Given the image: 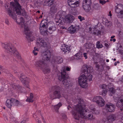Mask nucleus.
<instances>
[{"mask_svg": "<svg viewBox=\"0 0 123 123\" xmlns=\"http://www.w3.org/2000/svg\"><path fill=\"white\" fill-rule=\"evenodd\" d=\"M65 98L68 104H71L74 102V103H78V104L77 105L74 110L72 109V112L74 118L76 120L75 121L79 123L80 121V116L81 118L86 119L91 121H92L95 119V117L91 113V111L88 109H86V107L84 105V101L81 98H76L75 97L73 98L72 97L70 98L69 96H63Z\"/></svg>", "mask_w": 123, "mask_h": 123, "instance_id": "obj_1", "label": "nucleus"}, {"mask_svg": "<svg viewBox=\"0 0 123 123\" xmlns=\"http://www.w3.org/2000/svg\"><path fill=\"white\" fill-rule=\"evenodd\" d=\"M39 42L37 44L40 43L42 49H44L41 51L42 55L43 58L37 61L36 63L37 67L41 69L42 70L44 74L48 73L50 71V68L46 62V61L49 60L51 56V54L48 49L49 48V44L46 43L44 40L40 38L37 39Z\"/></svg>", "mask_w": 123, "mask_h": 123, "instance_id": "obj_2", "label": "nucleus"}, {"mask_svg": "<svg viewBox=\"0 0 123 123\" xmlns=\"http://www.w3.org/2000/svg\"><path fill=\"white\" fill-rule=\"evenodd\" d=\"M82 75L78 79L79 84L82 88H86L88 86L87 80L91 81L92 80V75L90 74L92 71V68L87 65H84L83 66Z\"/></svg>", "mask_w": 123, "mask_h": 123, "instance_id": "obj_3", "label": "nucleus"}, {"mask_svg": "<svg viewBox=\"0 0 123 123\" xmlns=\"http://www.w3.org/2000/svg\"><path fill=\"white\" fill-rule=\"evenodd\" d=\"M71 68L67 67L65 68H63L61 72L58 74V77L60 80H63L62 83L63 85L66 86L67 87H71L72 85V83L70 81V79L69 78V76L66 72V71H70Z\"/></svg>", "mask_w": 123, "mask_h": 123, "instance_id": "obj_4", "label": "nucleus"}, {"mask_svg": "<svg viewBox=\"0 0 123 123\" xmlns=\"http://www.w3.org/2000/svg\"><path fill=\"white\" fill-rule=\"evenodd\" d=\"M1 45L3 48L6 49L7 52H9L11 54H13L14 56L17 57L18 59L21 60V62L23 63L24 60L21 59V55L16 48L11 43H8L6 44L2 43Z\"/></svg>", "mask_w": 123, "mask_h": 123, "instance_id": "obj_5", "label": "nucleus"}, {"mask_svg": "<svg viewBox=\"0 0 123 123\" xmlns=\"http://www.w3.org/2000/svg\"><path fill=\"white\" fill-rule=\"evenodd\" d=\"M14 0L15 3L12 2H11L10 4L11 6L8 8L7 10L10 8L11 9V8L12 9V11L15 10L18 14L19 15H22L23 13H25V10L21 9V6L18 2L19 0Z\"/></svg>", "mask_w": 123, "mask_h": 123, "instance_id": "obj_6", "label": "nucleus"}, {"mask_svg": "<svg viewBox=\"0 0 123 123\" xmlns=\"http://www.w3.org/2000/svg\"><path fill=\"white\" fill-rule=\"evenodd\" d=\"M52 89L53 91L54 98H59L62 97L61 93V88L60 86L58 85L54 86L52 87Z\"/></svg>", "mask_w": 123, "mask_h": 123, "instance_id": "obj_7", "label": "nucleus"}, {"mask_svg": "<svg viewBox=\"0 0 123 123\" xmlns=\"http://www.w3.org/2000/svg\"><path fill=\"white\" fill-rule=\"evenodd\" d=\"M45 20L42 21L40 25V30L41 33L43 36L47 35L48 33V29L46 25L47 24Z\"/></svg>", "mask_w": 123, "mask_h": 123, "instance_id": "obj_8", "label": "nucleus"}, {"mask_svg": "<svg viewBox=\"0 0 123 123\" xmlns=\"http://www.w3.org/2000/svg\"><path fill=\"white\" fill-rule=\"evenodd\" d=\"M7 13L9 16L12 18L13 19L15 20H16V21L17 23L20 25H24V19L23 18L21 17L20 18V21L19 22H18L17 20L18 19H17L16 18V16L14 14L13 12V11H12V9L11 8L9 9L7 11Z\"/></svg>", "mask_w": 123, "mask_h": 123, "instance_id": "obj_9", "label": "nucleus"}, {"mask_svg": "<svg viewBox=\"0 0 123 123\" xmlns=\"http://www.w3.org/2000/svg\"><path fill=\"white\" fill-rule=\"evenodd\" d=\"M92 2L91 0H83V8L86 12H89L91 9Z\"/></svg>", "mask_w": 123, "mask_h": 123, "instance_id": "obj_10", "label": "nucleus"}, {"mask_svg": "<svg viewBox=\"0 0 123 123\" xmlns=\"http://www.w3.org/2000/svg\"><path fill=\"white\" fill-rule=\"evenodd\" d=\"M19 79L22 82L24 83L25 86L28 88L29 91H30V89L29 88V84L30 81L29 79L23 74H21Z\"/></svg>", "mask_w": 123, "mask_h": 123, "instance_id": "obj_11", "label": "nucleus"}, {"mask_svg": "<svg viewBox=\"0 0 123 123\" xmlns=\"http://www.w3.org/2000/svg\"><path fill=\"white\" fill-rule=\"evenodd\" d=\"M63 59L60 56H58L55 58V59H53L52 61L54 69L56 70L58 68L57 64L61 63L63 62Z\"/></svg>", "mask_w": 123, "mask_h": 123, "instance_id": "obj_12", "label": "nucleus"}, {"mask_svg": "<svg viewBox=\"0 0 123 123\" xmlns=\"http://www.w3.org/2000/svg\"><path fill=\"white\" fill-rule=\"evenodd\" d=\"M93 102H96L99 106L102 107L104 105V101L103 98L100 96L94 97L92 99Z\"/></svg>", "mask_w": 123, "mask_h": 123, "instance_id": "obj_13", "label": "nucleus"}, {"mask_svg": "<svg viewBox=\"0 0 123 123\" xmlns=\"http://www.w3.org/2000/svg\"><path fill=\"white\" fill-rule=\"evenodd\" d=\"M115 119V116L113 115H109L108 117L104 118L100 121L101 123H109L112 122Z\"/></svg>", "mask_w": 123, "mask_h": 123, "instance_id": "obj_14", "label": "nucleus"}, {"mask_svg": "<svg viewBox=\"0 0 123 123\" xmlns=\"http://www.w3.org/2000/svg\"><path fill=\"white\" fill-rule=\"evenodd\" d=\"M24 30L25 34L27 36L26 38L28 40H30V41H32L34 39V38H33L32 39L31 38V36L32 32L29 30L28 28L25 27Z\"/></svg>", "mask_w": 123, "mask_h": 123, "instance_id": "obj_15", "label": "nucleus"}, {"mask_svg": "<svg viewBox=\"0 0 123 123\" xmlns=\"http://www.w3.org/2000/svg\"><path fill=\"white\" fill-rule=\"evenodd\" d=\"M68 5L70 7L74 8L78 6L79 2L77 0H67Z\"/></svg>", "mask_w": 123, "mask_h": 123, "instance_id": "obj_16", "label": "nucleus"}, {"mask_svg": "<svg viewBox=\"0 0 123 123\" xmlns=\"http://www.w3.org/2000/svg\"><path fill=\"white\" fill-rule=\"evenodd\" d=\"M79 30V28L78 27L71 25L68 29V31L71 34H73L75 32H77Z\"/></svg>", "mask_w": 123, "mask_h": 123, "instance_id": "obj_17", "label": "nucleus"}, {"mask_svg": "<svg viewBox=\"0 0 123 123\" xmlns=\"http://www.w3.org/2000/svg\"><path fill=\"white\" fill-rule=\"evenodd\" d=\"M115 12L117 13V17L119 18H122L123 17V11L119 8L117 6L115 7Z\"/></svg>", "mask_w": 123, "mask_h": 123, "instance_id": "obj_18", "label": "nucleus"}, {"mask_svg": "<svg viewBox=\"0 0 123 123\" xmlns=\"http://www.w3.org/2000/svg\"><path fill=\"white\" fill-rule=\"evenodd\" d=\"M107 110L110 112H113L115 108V106L111 103L107 104L106 105Z\"/></svg>", "mask_w": 123, "mask_h": 123, "instance_id": "obj_19", "label": "nucleus"}, {"mask_svg": "<svg viewBox=\"0 0 123 123\" xmlns=\"http://www.w3.org/2000/svg\"><path fill=\"white\" fill-rule=\"evenodd\" d=\"M116 105L117 107H120V110L121 111H123V100L120 98H118Z\"/></svg>", "mask_w": 123, "mask_h": 123, "instance_id": "obj_20", "label": "nucleus"}, {"mask_svg": "<svg viewBox=\"0 0 123 123\" xmlns=\"http://www.w3.org/2000/svg\"><path fill=\"white\" fill-rule=\"evenodd\" d=\"M58 14L59 15V18L58 22L59 23H60L58 24H57L60 27L62 26L61 25H62V22H63L64 18L62 17V12L61 11H60L58 13Z\"/></svg>", "mask_w": 123, "mask_h": 123, "instance_id": "obj_21", "label": "nucleus"}, {"mask_svg": "<svg viewBox=\"0 0 123 123\" xmlns=\"http://www.w3.org/2000/svg\"><path fill=\"white\" fill-rule=\"evenodd\" d=\"M74 17L73 16L70 14H68L66 15L65 18L66 22L68 23L72 22L73 20Z\"/></svg>", "mask_w": 123, "mask_h": 123, "instance_id": "obj_22", "label": "nucleus"}, {"mask_svg": "<svg viewBox=\"0 0 123 123\" xmlns=\"http://www.w3.org/2000/svg\"><path fill=\"white\" fill-rule=\"evenodd\" d=\"M61 49L62 51L64 52V53L67 52H68V53L70 50V47H68V45L65 44L62 45Z\"/></svg>", "mask_w": 123, "mask_h": 123, "instance_id": "obj_23", "label": "nucleus"}, {"mask_svg": "<svg viewBox=\"0 0 123 123\" xmlns=\"http://www.w3.org/2000/svg\"><path fill=\"white\" fill-rule=\"evenodd\" d=\"M10 86L12 88L16 89L18 92H20L22 88V87L19 85H17L15 83H12L10 84Z\"/></svg>", "mask_w": 123, "mask_h": 123, "instance_id": "obj_24", "label": "nucleus"}, {"mask_svg": "<svg viewBox=\"0 0 123 123\" xmlns=\"http://www.w3.org/2000/svg\"><path fill=\"white\" fill-rule=\"evenodd\" d=\"M90 109L91 110V112L92 113L95 114L96 115H98L99 114L100 112V110H97L95 109L93 107V105H91L90 107Z\"/></svg>", "mask_w": 123, "mask_h": 123, "instance_id": "obj_25", "label": "nucleus"}, {"mask_svg": "<svg viewBox=\"0 0 123 123\" xmlns=\"http://www.w3.org/2000/svg\"><path fill=\"white\" fill-rule=\"evenodd\" d=\"M107 85H106L104 84L102 85V88L103 89H104V90H103L102 92H99L100 94L101 95L103 96H105L106 95L107 92V90L105 89Z\"/></svg>", "mask_w": 123, "mask_h": 123, "instance_id": "obj_26", "label": "nucleus"}, {"mask_svg": "<svg viewBox=\"0 0 123 123\" xmlns=\"http://www.w3.org/2000/svg\"><path fill=\"white\" fill-rule=\"evenodd\" d=\"M82 53L80 52H78L76 55L72 57V58L76 59L77 60H80L82 56Z\"/></svg>", "mask_w": 123, "mask_h": 123, "instance_id": "obj_27", "label": "nucleus"}, {"mask_svg": "<svg viewBox=\"0 0 123 123\" xmlns=\"http://www.w3.org/2000/svg\"><path fill=\"white\" fill-rule=\"evenodd\" d=\"M102 22L103 24L106 26H109L112 25L111 22L109 21L106 18H103V19Z\"/></svg>", "mask_w": 123, "mask_h": 123, "instance_id": "obj_28", "label": "nucleus"}, {"mask_svg": "<svg viewBox=\"0 0 123 123\" xmlns=\"http://www.w3.org/2000/svg\"><path fill=\"white\" fill-rule=\"evenodd\" d=\"M12 98L8 99L6 101V105L7 107L9 108L11 107L12 106Z\"/></svg>", "mask_w": 123, "mask_h": 123, "instance_id": "obj_29", "label": "nucleus"}, {"mask_svg": "<svg viewBox=\"0 0 123 123\" xmlns=\"http://www.w3.org/2000/svg\"><path fill=\"white\" fill-rule=\"evenodd\" d=\"M33 94L32 93H31L30 94V96L26 99V101L29 103L33 102Z\"/></svg>", "mask_w": 123, "mask_h": 123, "instance_id": "obj_30", "label": "nucleus"}, {"mask_svg": "<svg viewBox=\"0 0 123 123\" xmlns=\"http://www.w3.org/2000/svg\"><path fill=\"white\" fill-rule=\"evenodd\" d=\"M56 27L55 25L51 26L49 28L48 32L50 34H51L52 32L55 31L56 30Z\"/></svg>", "mask_w": 123, "mask_h": 123, "instance_id": "obj_31", "label": "nucleus"}, {"mask_svg": "<svg viewBox=\"0 0 123 123\" xmlns=\"http://www.w3.org/2000/svg\"><path fill=\"white\" fill-rule=\"evenodd\" d=\"M61 103L59 102L58 104L54 106V109L56 112H58V110L62 106Z\"/></svg>", "mask_w": 123, "mask_h": 123, "instance_id": "obj_32", "label": "nucleus"}, {"mask_svg": "<svg viewBox=\"0 0 123 123\" xmlns=\"http://www.w3.org/2000/svg\"><path fill=\"white\" fill-rule=\"evenodd\" d=\"M12 106L13 105H17L19 103V101L17 99L12 98Z\"/></svg>", "mask_w": 123, "mask_h": 123, "instance_id": "obj_33", "label": "nucleus"}, {"mask_svg": "<svg viewBox=\"0 0 123 123\" xmlns=\"http://www.w3.org/2000/svg\"><path fill=\"white\" fill-rule=\"evenodd\" d=\"M43 2L40 0H38L34 4L37 7H40L41 6L43 5Z\"/></svg>", "mask_w": 123, "mask_h": 123, "instance_id": "obj_34", "label": "nucleus"}, {"mask_svg": "<svg viewBox=\"0 0 123 123\" xmlns=\"http://www.w3.org/2000/svg\"><path fill=\"white\" fill-rule=\"evenodd\" d=\"M94 44H92L86 43L85 44V46L86 48L91 49H92V47H94Z\"/></svg>", "mask_w": 123, "mask_h": 123, "instance_id": "obj_35", "label": "nucleus"}, {"mask_svg": "<svg viewBox=\"0 0 123 123\" xmlns=\"http://www.w3.org/2000/svg\"><path fill=\"white\" fill-rule=\"evenodd\" d=\"M96 45V47L98 49L102 48L103 47L102 45L101 44L100 42L99 41L97 42Z\"/></svg>", "mask_w": 123, "mask_h": 123, "instance_id": "obj_36", "label": "nucleus"}, {"mask_svg": "<svg viewBox=\"0 0 123 123\" xmlns=\"http://www.w3.org/2000/svg\"><path fill=\"white\" fill-rule=\"evenodd\" d=\"M50 11L53 13H54L56 11V8L55 6H53L51 7L50 9Z\"/></svg>", "mask_w": 123, "mask_h": 123, "instance_id": "obj_37", "label": "nucleus"}, {"mask_svg": "<svg viewBox=\"0 0 123 123\" xmlns=\"http://www.w3.org/2000/svg\"><path fill=\"white\" fill-rule=\"evenodd\" d=\"M38 50V49L35 47L34 48V49L33 50L32 52L34 55H37V52Z\"/></svg>", "mask_w": 123, "mask_h": 123, "instance_id": "obj_38", "label": "nucleus"}, {"mask_svg": "<svg viewBox=\"0 0 123 123\" xmlns=\"http://www.w3.org/2000/svg\"><path fill=\"white\" fill-rule=\"evenodd\" d=\"M101 32L100 31L97 30L95 32H94L93 33V34L97 36L100 35L101 34Z\"/></svg>", "mask_w": 123, "mask_h": 123, "instance_id": "obj_39", "label": "nucleus"}, {"mask_svg": "<svg viewBox=\"0 0 123 123\" xmlns=\"http://www.w3.org/2000/svg\"><path fill=\"white\" fill-rule=\"evenodd\" d=\"M99 3L102 5H104L105 4L106 2H109V0H107L106 1L104 0H99Z\"/></svg>", "mask_w": 123, "mask_h": 123, "instance_id": "obj_40", "label": "nucleus"}, {"mask_svg": "<svg viewBox=\"0 0 123 123\" xmlns=\"http://www.w3.org/2000/svg\"><path fill=\"white\" fill-rule=\"evenodd\" d=\"M109 88V91L111 93H112V94H114L115 93V90H114V88L113 87H111V88Z\"/></svg>", "mask_w": 123, "mask_h": 123, "instance_id": "obj_41", "label": "nucleus"}, {"mask_svg": "<svg viewBox=\"0 0 123 123\" xmlns=\"http://www.w3.org/2000/svg\"><path fill=\"white\" fill-rule=\"evenodd\" d=\"M117 97H115V96H114L113 97L114 99L115 100L117 99L118 98H120V99H122L123 100V94L121 95L119 97H118V96L117 95Z\"/></svg>", "mask_w": 123, "mask_h": 123, "instance_id": "obj_42", "label": "nucleus"}, {"mask_svg": "<svg viewBox=\"0 0 123 123\" xmlns=\"http://www.w3.org/2000/svg\"><path fill=\"white\" fill-rule=\"evenodd\" d=\"M90 55H92L95 54V51L92 49L90 51Z\"/></svg>", "mask_w": 123, "mask_h": 123, "instance_id": "obj_43", "label": "nucleus"}, {"mask_svg": "<svg viewBox=\"0 0 123 123\" xmlns=\"http://www.w3.org/2000/svg\"><path fill=\"white\" fill-rule=\"evenodd\" d=\"M62 119L64 121H65L66 120H67V117L64 114L62 116Z\"/></svg>", "mask_w": 123, "mask_h": 123, "instance_id": "obj_44", "label": "nucleus"}, {"mask_svg": "<svg viewBox=\"0 0 123 123\" xmlns=\"http://www.w3.org/2000/svg\"><path fill=\"white\" fill-rule=\"evenodd\" d=\"M54 0H49L47 1V3L50 4V5H51L54 2Z\"/></svg>", "mask_w": 123, "mask_h": 123, "instance_id": "obj_45", "label": "nucleus"}, {"mask_svg": "<svg viewBox=\"0 0 123 123\" xmlns=\"http://www.w3.org/2000/svg\"><path fill=\"white\" fill-rule=\"evenodd\" d=\"M94 64L96 65V68H97L98 69H99L100 67V66L98 64V62H94Z\"/></svg>", "mask_w": 123, "mask_h": 123, "instance_id": "obj_46", "label": "nucleus"}, {"mask_svg": "<svg viewBox=\"0 0 123 123\" xmlns=\"http://www.w3.org/2000/svg\"><path fill=\"white\" fill-rule=\"evenodd\" d=\"M83 55L86 59L87 58V53H84L83 54Z\"/></svg>", "mask_w": 123, "mask_h": 123, "instance_id": "obj_47", "label": "nucleus"}, {"mask_svg": "<svg viewBox=\"0 0 123 123\" xmlns=\"http://www.w3.org/2000/svg\"><path fill=\"white\" fill-rule=\"evenodd\" d=\"M78 18L80 19V21H82L83 20V19H82V17L81 16H78Z\"/></svg>", "mask_w": 123, "mask_h": 123, "instance_id": "obj_48", "label": "nucleus"}, {"mask_svg": "<svg viewBox=\"0 0 123 123\" xmlns=\"http://www.w3.org/2000/svg\"><path fill=\"white\" fill-rule=\"evenodd\" d=\"M108 15L109 16H110V17L111 18V17L112 16V14L111 13V11L109 12V13L108 14Z\"/></svg>", "mask_w": 123, "mask_h": 123, "instance_id": "obj_49", "label": "nucleus"}, {"mask_svg": "<svg viewBox=\"0 0 123 123\" xmlns=\"http://www.w3.org/2000/svg\"><path fill=\"white\" fill-rule=\"evenodd\" d=\"M68 110H71L72 109V108L71 107V106L70 105H68Z\"/></svg>", "mask_w": 123, "mask_h": 123, "instance_id": "obj_50", "label": "nucleus"}, {"mask_svg": "<svg viewBox=\"0 0 123 123\" xmlns=\"http://www.w3.org/2000/svg\"><path fill=\"white\" fill-rule=\"evenodd\" d=\"M110 41H113V42H115L116 41V39L115 38H114L113 39H111L110 40Z\"/></svg>", "mask_w": 123, "mask_h": 123, "instance_id": "obj_51", "label": "nucleus"}, {"mask_svg": "<svg viewBox=\"0 0 123 123\" xmlns=\"http://www.w3.org/2000/svg\"><path fill=\"white\" fill-rule=\"evenodd\" d=\"M37 121V123H41V121L39 120L38 119H36Z\"/></svg>", "mask_w": 123, "mask_h": 123, "instance_id": "obj_52", "label": "nucleus"}, {"mask_svg": "<svg viewBox=\"0 0 123 123\" xmlns=\"http://www.w3.org/2000/svg\"><path fill=\"white\" fill-rule=\"evenodd\" d=\"M36 113H35V114L33 115V117L35 118H36L37 117V116H36L37 115H36Z\"/></svg>", "mask_w": 123, "mask_h": 123, "instance_id": "obj_53", "label": "nucleus"}, {"mask_svg": "<svg viewBox=\"0 0 123 123\" xmlns=\"http://www.w3.org/2000/svg\"><path fill=\"white\" fill-rule=\"evenodd\" d=\"M104 60H103L102 59H101L99 61V62L100 63H101V62H104Z\"/></svg>", "mask_w": 123, "mask_h": 123, "instance_id": "obj_54", "label": "nucleus"}, {"mask_svg": "<svg viewBox=\"0 0 123 123\" xmlns=\"http://www.w3.org/2000/svg\"><path fill=\"white\" fill-rule=\"evenodd\" d=\"M26 122L25 120H24L21 122V123H26Z\"/></svg>", "mask_w": 123, "mask_h": 123, "instance_id": "obj_55", "label": "nucleus"}, {"mask_svg": "<svg viewBox=\"0 0 123 123\" xmlns=\"http://www.w3.org/2000/svg\"><path fill=\"white\" fill-rule=\"evenodd\" d=\"M115 37V36H113L111 37V39H112L113 38Z\"/></svg>", "mask_w": 123, "mask_h": 123, "instance_id": "obj_56", "label": "nucleus"}, {"mask_svg": "<svg viewBox=\"0 0 123 123\" xmlns=\"http://www.w3.org/2000/svg\"><path fill=\"white\" fill-rule=\"evenodd\" d=\"M89 29L90 31H91L92 30V28L91 27H89Z\"/></svg>", "mask_w": 123, "mask_h": 123, "instance_id": "obj_57", "label": "nucleus"}, {"mask_svg": "<svg viewBox=\"0 0 123 123\" xmlns=\"http://www.w3.org/2000/svg\"><path fill=\"white\" fill-rule=\"evenodd\" d=\"M117 63L116 62H115L114 63V65H115V66L117 65Z\"/></svg>", "mask_w": 123, "mask_h": 123, "instance_id": "obj_58", "label": "nucleus"}, {"mask_svg": "<svg viewBox=\"0 0 123 123\" xmlns=\"http://www.w3.org/2000/svg\"><path fill=\"white\" fill-rule=\"evenodd\" d=\"M109 59H107L106 60V62H109Z\"/></svg>", "mask_w": 123, "mask_h": 123, "instance_id": "obj_59", "label": "nucleus"}, {"mask_svg": "<svg viewBox=\"0 0 123 123\" xmlns=\"http://www.w3.org/2000/svg\"><path fill=\"white\" fill-rule=\"evenodd\" d=\"M122 81L123 82V76L122 77Z\"/></svg>", "mask_w": 123, "mask_h": 123, "instance_id": "obj_60", "label": "nucleus"}, {"mask_svg": "<svg viewBox=\"0 0 123 123\" xmlns=\"http://www.w3.org/2000/svg\"><path fill=\"white\" fill-rule=\"evenodd\" d=\"M2 68V67L0 65V69H1Z\"/></svg>", "mask_w": 123, "mask_h": 123, "instance_id": "obj_61", "label": "nucleus"}, {"mask_svg": "<svg viewBox=\"0 0 123 123\" xmlns=\"http://www.w3.org/2000/svg\"><path fill=\"white\" fill-rule=\"evenodd\" d=\"M40 111H38V115H39V114H40Z\"/></svg>", "mask_w": 123, "mask_h": 123, "instance_id": "obj_62", "label": "nucleus"}, {"mask_svg": "<svg viewBox=\"0 0 123 123\" xmlns=\"http://www.w3.org/2000/svg\"><path fill=\"white\" fill-rule=\"evenodd\" d=\"M37 12L38 13H39L40 12V11H37Z\"/></svg>", "mask_w": 123, "mask_h": 123, "instance_id": "obj_63", "label": "nucleus"}, {"mask_svg": "<svg viewBox=\"0 0 123 123\" xmlns=\"http://www.w3.org/2000/svg\"><path fill=\"white\" fill-rule=\"evenodd\" d=\"M116 62L117 63H119V62H120L119 61H117V62Z\"/></svg>", "mask_w": 123, "mask_h": 123, "instance_id": "obj_64", "label": "nucleus"}]
</instances>
